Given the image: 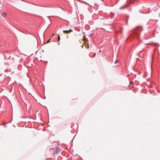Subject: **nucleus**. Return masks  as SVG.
<instances>
[{
  "label": "nucleus",
  "mask_w": 160,
  "mask_h": 160,
  "mask_svg": "<svg viewBox=\"0 0 160 160\" xmlns=\"http://www.w3.org/2000/svg\"><path fill=\"white\" fill-rule=\"evenodd\" d=\"M54 152L53 153L55 154H58L61 151V149L57 147H56L53 149Z\"/></svg>",
  "instance_id": "nucleus-1"
},
{
  "label": "nucleus",
  "mask_w": 160,
  "mask_h": 160,
  "mask_svg": "<svg viewBox=\"0 0 160 160\" xmlns=\"http://www.w3.org/2000/svg\"><path fill=\"white\" fill-rule=\"evenodd\" d=\"M72 30L71 29H70L69 30H64L63 32L65 33H69L70 32H72Z\"/></svg>",
  "instance_id": "nucleus-2"
},
{
  "label": "nucleus",
  "mask_w": 160,
  "mask_h": 160,
  "mask_svg": "<svg viewBox=\"0 0 160 160\" xmlns=\"http://www.w3.org/2000/svg\"><path fill=\"white\" fill-rule=\"evenodd\" d=\"M1 16L3 17H6L7 13L6 12H3L2 13Z\"/></svg>",
  "instance_id": "nucleus-3"
},
{
  "label": "nucleus",
  "mask_w": 160,
  "mask_h": 160,
  "mask_svg": "<svg viewBox=\"0 0 160 160\" xmlns=\"http://www.w3.org/2000/svg\"><path fill=\"white\" fill-rule=\"evenodd\" d=\"M125 8V7H120V8H119V9L120 10L121 9H124Z\"/></svg>",
  "instance_id": "nucleus-4"
},
{
  "label": "nucleus",
  "mask_w": 160,
  "mask_h": 160,
  "mask_svg": "<svg viewBox=\"0 0 160 160\" xmlns=\"http://www.w3.org/2000/svg\"><path fill=\"white\" fill-rule=\"evenodd\" d=\"M60 39V37H59V36H58V41H59Z\"/></svg>",
  "instance_id": "nucleus-5"
},
{
  "label": "nucleus",
  "mask_w": 160,
  "mask_h": 160,
  "mask_svg": "<svg viewBox=\"0 0 160 160\" xmlns=\"http://www.w3.org/2000/svg\"><path fill=\"white\" fill-rule=\"evenodd\" d=\"M111 14H112V17L114 15V14L113 13H112Z\"/></svg>",
  "instance_id": "nucleus-6"
},
{
  "label": "nucleus",
  "mask_w": 160,
  "mask_h": 160,
  "mask_svg": "<svg viewBox=\"0 0 160 160\" xmlns=\"http://www.w3.org/2000/svg\"><path fill=\"white\" fill-rule=\"evenodd\" d=\"M118 61H116L115 62V64H116L117 62H118Z\"/></svg>",
  "instance_id": "nucleus-7"
},
{
  "label": "nucleus",
  "mask_w": 160,
  "mask_h": 160,
  "mask_svg": "<svg viewBox=\"0 0 160 160\" xmlns=\"http://www.w3.org/2000/svg\"><path fill=\"white\" fill-rule=\"evenodd\" d=\"M122 27H121V28H120V30H122Z\"/></svg>",
  "instance_id": "nucleus-8"
},
{
  "label": "nucleus",
  "mask_w": 160,
  "mask_h": 160,
  "mask_svg": "<svg viewBox=\"0 0 160 160\" xmlns=\"http://www.w3.org/2000/svg\"><path fill=\"white\" fill-rule=\"evenodd\" d=\"M96 55V54L95 53H94V57Z\"/></svg>",
  "instance_id": "nucleus-9"
}]
</instances>
